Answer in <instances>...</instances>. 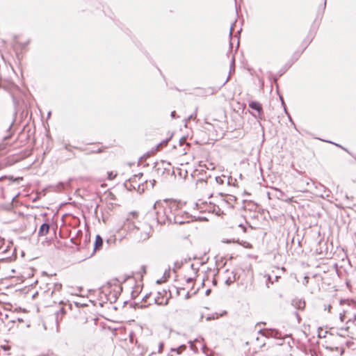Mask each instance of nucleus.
Listing matches in <instances>:
<instances>
[{
    "label": "nucleus",
    "mask_w": 356,
    "mask_h": 356,
    "mask_svg": "<svg viewBox=\"0 0 356 356\" xmlns=\"http://www.w3.org/2000/svg\"><path fill=\"white\" fill-rule=\"evenodd\" d=\"M331 309H332V305H327V307H325V310H327L328 312H331Z\"/></svg>",
    "instance_id": "37"
},
{
    "label": "nucleus",
    "mask_w": 356,
    "mask_h": 356,
    "mask_svg": "<svg viewBox=\"0 0 356 356\" xmlns=\"http://www.w3.org/2000/svg\"><path fill=\"white\" fill-rule=\"evenodd\" d=\"M108 179L111 180L113 179V175H112V172H108Z\"/></svg>",
    "instance_id": "41"
},
{
    "label": "nucleus",
    "mask_w": 356,
    "mask_h": 356,
    "mask_svg": "<svg viewBox=\"0 0 356 356\" xmlns=\"http://www.w3.org/2000/svg\"><path fill=\"white\" fill-rule=\"evenodd\" d=\"M353 319L356 321V314L354 315Z\"/></svg>",
    "instance_id": "64"
},
{
    "label": "nucleus",
    "mask_w": 356,
    "mask_h": 356,
    "mask_svg": "<svg viewBox=\"0 0 356 356\" xmlns=\"http://www.w3.org/2000/svg\"><path fill=\"white\" fill-rule=\"evenodd\" d=\"M170 115H171V117H172V118H177V115H176V112H175V111H172V112H171Z\"/></svg>",
    "instance_id": "38"
},
{
    "label": "nucleus",
    "mask_w": 356,
    "mask_h": 356,
    "mask_svg": "<svg viewBox=\"0 0 356 356\" xmlns=\"http://www.w3.org/2000/svg\"><path fill=\"white\" fill-rule=\"evenodd\" d=\"M344 301H345V300H343V299L341 300H340V305H342L344 302Z\"/></svg>",
    "instance_id": "61"
},
{
    "label": "nucleus",
    "mask_w": 356,
    "mask_h": 356,
    "mask_svg": "<svg viewBox=\"0 0 356 356\" xmlns=\"http://www.w3.org/2000/svg\"><path fill=\"white\" fill-rule=\"evenodd\" d=\"M292 305L298 309H302L305 307V302L301 300H293L292 301Z\"/></svg>",
    "instance_id": "12"
},
{
    "label": "nucleus",
    "mask_w": 356,
    "mask_h": 356,
    "mask_svg": "<svg viewBox=\"0 0 356 356\" xmlns=\"http://www.w3.org/2000/svg\"><path fill=\"white\" fill-rule=\"evenodd\" d=\"M137 178H138V175H134L132 177L129 178L127 181L129 183H133L134 184L136 185V186H137L138 192H139V193L143 192L144 191V184L143 183L142 184H138L137 181H136Z\"/></svg>",
    "instance_id": "11"
},
{
    "label": "nucleus",
    "mask_w": 356,
    "mask_h": 356,
    "mask_svg": "<svg viewBox=\"0 0 356 356\" xmlns=\"http://www.w3.org/2000/svg\"><path fill=\"white\" fill-rule=\"evenodd\" d=\"M49 229L50 225L48 222L42 223L39 228L38 236L40 237L47 235L49 232Z\"/></svg>",
    "instance_id": "9"
},
{
    "label": "nucleus",
    "mask_w": 356,
    "mask_h": 356,
    "mask_svg": "<svg viewBox=\"0 0 356 356\" xmlns=\"http://www.w3.org/2000/svg\"><path fill=\"white\" fill-rule=\"evenodd\" d=\"M274 283V281L272 280L271 276L270 275H267V282H266V286L268 288L270 287L269 284H273Z\"/></svg>",
    "instance_id": "25"
},
{
    "label": "nucleus",
    "mask_w": 356,
    "mask_h": 356,
    "mask_svg": "<svg viewBox=\"0 0 356 356\" xmlns=\"http://www.w3.org/2000/svg\"><path fill=\"white\" fill-rule=\"evenodd\" d=\"M267 337L275 338V339H282V333L276 329H267Z\"/></svg>",
    "instance_id": "10"
},
{
    "label": "nucleus",
    "mask_w": 356,
    "mask_h": 356,
    "mask_svg": "<svg viewBox=\"0 0 356 356\" xmlns=\"http://www.w3.org/2000/svg\"><path fill=\"white\" fill-rule=\"evenodd\" d=\"M172 137V135H171L169 138L162 140L160 143H159L156 146V149L158 150V149H159L161 146L167 145V143L170 141V140L171 139Z\"/></svg>",
    "instance_id": "18"
},
{
    "label": "nucleus",
    "mask_w": 356,
    "mask_h": 356,
    "mask_svg": "<svg viewBox=\"0 0 356 356\" xmlns=\"http://www.w3.org/2000/svg\"><path fill=\"white\" fill-rule=\"evenodd\" d=\"M131 306L133 307L134 308L138 307V308H141V309L146 308L147 307V305H139V303H137V302L131 304Z\"/></svg>",
    "instance_id": "24"
},
{
    "label": "nucleus",
    "mask_w": 356,
    "mask_h": 356,
    "mask_svg": "<svg viewBox=\"0 0 356 356\" xmlns=\"http://www.w3.org/2000/svg\"><path fill=\"white\" fill-rule=\"evenodd\" d=\"M190 260H191V258L189 257L188 259H184L182 261L184 262V264H185V263H187Z\"/></svg>",
    "instance_id": "53"
},
{
    "label": "nucleus",
    "mask_w": 356,
    "mask_h": 356,
    "mask_svg": "<svg viewBox=\"0 0 356 356\" xmlns=\"http://www.w3.org/2000/svg\"><path fill=\"white\" fill-rule=\"evenodd\" d=\"M185 141H186V138L182 137L179 140V143L180 145H183Z\"/></svg>",
    "instance_id": "30"
},
{
    "label": "nucleus",
    "mask_w": 356,
    "mask_h": 356,
    "mask_svg": "<svg viewBox=\"0 0 356 356\" xmlns=\"http://www.w3.org/2000/svg\"><path fill=\"white\" fill-rule=\"evenodd\" d=\"M181 203L176 200H171L168 202V210L170 213V223L175 221V219L178 216L182 215L184 212L180 207Z\"/></svg>",
    "instance_id": "2"
},
{
    "label": "nucleus",
    "mask_w": 356,
    "mask_h": 356,
    "mask_svg": "<svg viewBox=\"0 0 356 356\" xmlns=\"http://www.w3.org/2000/svg\"><path fill=\"white\" fill-rule=\"evenodd\" d=\"M151 293L146 294L142 299V301L145 302L146 300L150 296Z\"/></svg>",
    "instance_id": "34"
},
{
    "label": "nucleus",
    "mask_w": 356,
    "mask_h": 356,
    "mask_svg": "<svg viewBox=\"0 0 356 356\" xmlns=\"http://www.w3.org/2000/svg\"><path fill=\"white\" fill-rule=\"evenodd\" d=\"M124 185L125 188L129 191H131L132 189L137 190L136 185L133 183H129L128 181H126Z\"/></svg>",
    "instance_id": "17"
},
{
    "label": "nucleus",
    "mask_w": 356,
    "mask_h": 356,
    "mask_svg": "<svg viewBox=\"0 0 356 356\" xmlns=\"http://www.w3.org/2000/svg\"><path fill=\"white\" fill-rule=\"evenodd\" d=\"M292 65H293V62L287 63L285 64L284 67L285 70H287Z\"/></svg>",
    "instance_id": "31"
},
{
    "label": "nucleus",
    "mask_w": 356,
    "mask_h": 356,
    "mask_svg": "<svg viewBox=\"0 0 356 356\" xmlns=\"http://www.w3.org/2000/svg\"><path fill=\"white\" fill-rule=\"evenodd\" d=\"M327 142H328V143H332V144H334V145H336L337 147H340V148H341V147H342V146H341V145H339V144L334 143H332V142H331V141H327Z\"/></svg>",
    "instance_id": "46"
},
{
    "label": "nucleus",
    "mask_w": 356,
    "mask_h": 356,
    "mask_svg": "<svg viewBox=\"0 0 356 356\" xmlns=\"http://www.w3.org/2000/svg\"><path fill=\"white\" fill-rule=\"evenodd\" d=\"M339 318H340V321L341 322H343L344 321V318H345V314H340Z\"/></svg>",
    "instance_id": "36"
},
{
    "label": "nucleus",
    "mask_w": 356,
    "mask_h": 356,
    "mask_svg": "<svg viewBox=\"0 0 356 356\" xmlns=\"http://www.w3.org/2000/svg\"><path fill=\"white\" fill-rule=\"evenodd\" d=\"M181 203L176 200H171L168 202V210L170 213V223L175 221V219L178 216L182 215L184 212L180 207Z\"/></svg>",
    "instance_id": "3"
},
{
    "label": "nucleus",
    "mask_w": 356,
    "mask_h": 356,
    "mask_svg": "<svg viewBox=\"0 0 356 356\" xmlns=\"http://www.w3.org/2000/svg\"><path fill=\"white\" fill-rule=\"evenodd\" d=\"M159 298H155L154 299V303L158 305H166L168 304V299H167L164 302H159Z\"/></svg>",
    "instance_id": "21"
},
{
    "label": "nucleus",
    "mask_w": 356,
    "mask_h": 356,
    "mask_svg": "<svg viewBox=\"0 0 356 356\" xmlns=\"http://www.w3.org/2000/svg\"><path fill=\"white\" fill-rule=\"evenodd\" d=\"M280 99H281V101H282V104L284 106V111H285L286 114L288 115V118H289V121H290V122H292V124H294V123H293V120H292V118H291V117L290 114H289V113L287 112V111H286V105H285L284 102V99H283V98H282V97H280Z\"/></svg>",
    "instance_id": "20"
},
{
    "label": "nucleus",
    "mask_w": 356,
    "mask_h": 356,
    "mask_svg": "<svg viewBox=\"0 0 356 356\" xmlns=\"http://www.w3.org/2000/svg\"><path fill=\"white\" fill-rule=\"evenodd\" d=\"M57 187L59 188V189H63L65 187V184L63 182H59L58 184L57 185Z\"/></svg>",
    "instance_id": "32"
},
{
    "label": "nucleus",
    "mask_w": 356,
    "mask_h": 356,
    "mask_svg": "<svg viewBox=\"0 0 356 356\" xmlns=\"http://www.w3.org/2000/svg\"><path fill=\"white\" fill-rule=\"evenodd\" d=\"M193 118V114L190 115L188 117V118H187V119H186V122H187L188 120H189L192 119Z\"/></svg>",
    "instance_id": "51"
},
{
    "label": "nucleus",
    "mask_w": 356,
    "mask_h": 356,
    "mask_svg": "<svg viewBox=\"0 0 356 356\" xmlns=\"http://www.w3.org/2000/svg\"><path fill=\"white\" fill-rule=\"evenodd\" d=\"M71 147H72V146L69 144L65 145V149H67V151H71V149H70Z\"/></svg>",
    "instance_id": "35"
},
{
    "label": "nucleus",
    "mask_w": 356,
    "mask_h": 356,
    "mask_svg": "<svg viewBox=\"0 0 356 356\" xmlns=\"http://www.w3.org/2000/svg\"><path fill=\"white\" fill-rule=\"evenodd\" d=\"M216 181L220 185L223 184V183H224V181L222 179V177H218V176L216 177Z\"/></svg>",
    "instance_id": "29"
},
{
    "label": "nucleus",
    "mask_w": 356,
    "mask_h": 356,
    "mask_svg": "<svg viewBox=\"0 0 356 356\" xmlns=\"http://www.w3.org/2000/svg\"><path fill=\"white\" fill-rule=\"evenodd\" d=\"M191 269H193V270H195V272H196V273H197V272L198 271V270H199V268H194V264H192L191 265Z\"/></svg>",
    "instance_id": "44"
},
{
    "label": "nucleus",
    "mask_w": 356,
    "mask_h": 356,
    "mask_svg": "<svg viewBox=\"0 0 356 356\" xmlns=\"http://www.w3.org/2000/svg\"><path fill=\"white\" fill-rule=\"evenodd\" d=\"M190 343V348L192 350H193L195 353L198 352V349L196 346H195L191 341H189Z\"/></svg>",
    "instance_id": "28"
},
{
    "label": "nucleus",
    "mask_w": 356,
    "mask_h": 356,
    "mask_svg": "<svg viewBox=\"0 0 356 356\" xmlns=\"http://www.w3.org/2000/svg\"><path fill=\"white\" fill-rule=\"evenodd\" d=\"M154 165L153 166V172L155 174V176L157 177H162L165 172L169 174L170 169L168 168L165 165H170V163H167L165 161H161V162H154Z\"/></svg>",
    "instance_id": "4"
},
{
    "label": "nucleus",
    "mask_w": 356,
    "mask_h": 356,
    "mask_svg": "<svg viewBox=\"0 0 356 356\" xmlns=\"http://www.w3.org/2000/svg\"><path fill=\"white\" fill-rule=\"evenodd\" d=\"M186 349V346L183 344V345H181L179 346L178 348H171V351H175L176 352L178 355L181 354L184 350H185Z\"/></svg>",
    "instance_id": "15"
},
{
    "label": "nucleus",
    "mask_w": 356,
    "mask_h": 356,
    "mask_svg": "<svg viewBox=\"0 0 356 356\" xmlns=\"http://www.w3.org/2000/svg\"><path fill=\"white\" fill-rule=\"evenodd\" d=\"M89 241H90V236H88V235H86L85 240H84L85 243H87Z\"/></svg>",
    "instance_id": "39"
},
{
    "label": "nucleus",
    "mask_w": 356,
    "mask_h": 356,
    "mask_svg": "<svg viewBox=\"0 0 356 356\" xmlns=\"http://www.w3.org/2000/svg\"><path fill=\"white\" fill-rule=\"evenodd\" d=\"M248 106L250 108L257 112L259 118H262V116L264 115V110L262 105L259 102L250 101Z\"/></svg>",
    "instance_id": "7"
},
{
    "label": "nucleus",
    "mask_w": 356,
    "mask_h": 356,
    "mask_svg": "<svg viewBox=\"0 0 356 356\" xmlns=\"http://www.w3.org/2000/svg\"><path fill=\"white\" fill-rule=\"evenodd\" d=\"M341 148L342 149H343L344 151L347 152L349 154H351L350 152L348 151V149L344 147H341Z\"/></svg>",
    "instance_id": "50"
},
{
    "label": "nucleus",
    "mask_w": 356,
    "mask_h": 356,
    "mask_svg": "<svg viewBox=\"0 0 356 356\" xmlns=\"http://www.w3.org/2000/svg\"><path fill=\"white\" fill-rule=\"evenodd\" d=\"M137 175L138 178L140 179L143 177V173H138Z\"/></svg>",
    "instance_id": "56"
},
{
    "label": "nucleus",
    "mask_w": 356,
    "mask_h": 356,
    "mask_svg": "<svg viewBox=\"0 0 356 356\" xmlns=\"http://www.w3.org/2000/svg\"><path fill=\"white\" fill-rule=\"evenodd\" d=\"M210 292H211V289H207V290L206 291L205 293H206V295H207V296H208V295L210 293Z\"/></svg>",
    "instance_id": "57"
},
{
    "label": "nucleus",
    "mask_w": 356,
    "mask_h": 356,
    "mask_svg": "<svg viewBox=\"0 0 356 356\" xmlns=\"http://www.w3.org/2000/svg\"><path fill=\"white\" fill-rule=\"evenodd\" d=\"M230 75L229 74L226 80L221 84L219 87H214L211 88V90H212L211 93H216L217 92L222 86H224L226 83L229 81Z\"/></svg>",
    "instance_id": "16"
},
{
    "label": "nucleus",
    "mask_w": 356,
    "mask_h": 356,
    "mask_svg": "<svg viewBox=\"0 0 356 356\" xmlns=\"http://www.w3.org/2000/svg\"><path fill=\"white\" fill-rule=\"evenodd\" d=\"M343 353H344V349H341V355H343Z\"/></svg>",
    "instance_id": "63"
},
{
    "label": "nucleus",
    "mask_w": 356,
    "mask_h": 356,
    "mask_svg": "<svg viewBox=\"0 0 356 356\" xmlns=\"http://www.w3.org/2000/svg\"><path fill=\"white\" fill-rule=\"evenodd\" d=\"M232 277H228L226 280H225V284L227 285V286H229L231 285L233 282H234L236 280V273L234 272H232Z\"/></svg>",
    "instance_id": "13"
},
{
    "label": "nucleus",
    "mask_w": 356,
    "mask_h": 356,
    "mask_svg": "<svg viewBox=\"0 0 356 356\" xmlns=\"http://www.w3.org/2000/svg\"><path fill=\"white\" fill-rule=\"evenodd\" d=\"M238 227H241V228L243 229V232H246V229H246V227H245L243 224H240V225H238Z\"/></svg>",
    "instance_id": "40"
},
{
    "label": "nucleus",
    "mask_w": 356,
    "mask_h": 356,
    "mask_svg": "<svg viewBox=\"0 0 356 356\" xmlns=\"http://www.w3.org/2000/svg\"><path fill=\"white\" fill-rule=\"evenodd\" d=\"M164 207L160 202H156L153 206V210L156 214V222L159 224L163 225L166 221L170 223V213L168 210V202H165Z\"/></svg>",
    "instance_id": "1"
},
{
    "label": "nucleus",
    "mask_w": 356,
    "mask_h": 356,
    "mask_svg": "<svg viewBox=\"0 0 356 356\" xmlns=\"http://www.w3.org/2000/svg\"><path fill=\"white\" fill-rule=\"evenodd\" d=\"M104 240L99 234H97L93 244V251L90 257L95 254L97 251L100 250L103 247Z\"/></svg>",
    "instance_id": "8"
},
{
    "label": "nucleus",
    "mask_w": 356,
    "mask_h": 356,
    "mask_svg": "<svg viewBox=\"0 0 356 356\" xmlns=\"http://www.w3.org/2000/svg\"><path fill=\"white\" fill-rule=\"evenodd\" d=\"M155 183V179L150 180L149 182L147 180H145L143 183L144 187L145 186L146 189H152L154 188Z\"/></svg>",
    "instance_id": "14"
},
{
    "label": "nucleus",
    "mask_w": 356,
    "mask_h": 356,
    "mask_svg": "<svg viewBox=\"0 0 356 356\" xmlns=\"http://www.w3.org/2000/svg\"><path fill=\"white\" fill-rule=\"evenodd\" d=\"M327 142H328V143H332V144H334V145H336L337 147H340V148H341V147H342V146H341V145H339V144L334 143H332V142H331V141H327Z\"/></svg>",
    "instance_id": "47"
},
{
    "label": "nucleus",
    "mask_w": 356,
    "mask_h": 356,
    "mask_svg": "<svg viewBox=\"0 0 356 356\" xmlns=\"http://www.w3.org/2000/svg\"><path fill=\"white\" fill-rule=\"evenodd\" d=\"M51 113V111H49V112L48 113V114H47V118H49V117H50Z\"/></svg>",
    "instance_id": "62"
},
{
    "label": "nucleus",
    "mask_w": 356,
    "mask_h": 356,
    "mask_svg": "<svg viewBox=\"0 0 356 356\" xmlns=\"http://www.w3.org/2000/svg\"><path fill=\"white\" fill-rule=\"evenodd\" d=\"M284 73V71H282V70H280L278 72V76H281Z\"/></svg>",
    "instance_id": "48"
},
{
    "label": "nucleus",
    "mask_w": 356,
    "mask_h": 356,
    "mask_svg": "<svg viewBox=\"0 0 356 356\" xmlns=\"http://www.w3.org/2000/svg\"><path fill=\"white\" fill-rule=\"evenodd\" d=\"M294 314L296 316V318H297L298 322L300 323V319H301L300 315L298 314V313L297 312H295Z\"/></svg>",
    "instance_id": "33"
},
{
    "label": "nucleus",
    "mask_w": 356,
    "mask_h": 356,
    "mask_svg": "<svg viewBox=\"0 0 356 356\" xmlns=\"http://www.w3.org/2000/svg\"><path fill=\"white\" fill-rule=\"evenodd\" d=\"M191 298V293L188 291L185 296L186 299H188Z\"/></svg>",
    "instance_id": "45"
},
{
    "label": "nucleus",
    "mask_w": 356,
    "mask_h": 356,
    "mask_svg": "<svg viewBox=\"0 0 356 356\" xmlns=\"http://www.w3.org/2000/svg\"><path fill=\"white\" fill-rule=\"evenodd\" d=\"M65 314H66V310L63 307L60 308V309L58 311L56 312L55 314L56 315V321L58 322V316L59 314L64 315Z\"/></svg>",
    "instance_id": "22"
},
{
    "label": "nucleus",
    "mask_w": 356,
    "mask_h": 356,
    "mask_svg": "<svg viewBox=\"0 0 356 356\" xmlns=\"http://www.w3.org/2000/svg\"><path fill=\"white\" fill-rule=\"evenodd\" d=\"M213 211L218 216L224 214V211L219 207V206H214Z\"/></svg>",
    "instance_id": "19"
},
{
    "label": "nucleus",
    "mask_w": 356,
    "mask_h": 356,
    "mask_svg": "<svg viewBox=\"0 0 356 356\" xmlns=\"http://www.w3.org/2000/svg\"><path fill=\"white\" fill-rule=\"evenodd\" d=\"M200 219L202 220H206L207 218L206 217H201V218H200Z\"/></svg>",
    "instance_id": "59"
},
{
    "label": "nucleus",
    "mask_w": 356,
    "mask_h": 356,
    "mask_svg": "<svg viewBox=\"0 0 356 356\" xmlns=\"http://www.w3.org/2000/svg\"><path fill=\"white\" fill-rule=\"evenodd\" d=\"M259 334H260L261 335L265 337H267V329H261L260 330H259Z\"/></svg>",
    "instance_id": "27"
},
{
    "label": "nucleus",
    "mask_w": 356,
    "mask_h": 356,
    "mask_svg": "<svg viewBox=\"0 0 356 356\" xmlns=\"http://www.w3.org/2000/svg\"><path fill=\"white\" fill-rule=\"evenodd\" d=\"M212 283L214 286H216L217 285V280L216 279H213V281H212Z\"/></svg>",
    "instance_id": "54"
},
{
    "label": "nucleus",
    "mask_w": 356,
    "mask_h": 356,
    "mask_svg": "<svg viewBox=\"0 0 356 356\" xmlns=\"http://www.w3.org/2000/svg\"><path fill=\"white\" fill-rule=\"evenodd\" d=\"M70 241H71V242H72V243H74V244H75V245H77V243H76V241L75 238H72Z\"/></svg>",
    "instance_id": "49"
},
{
    "label": "nucleus",
    "mask_w": 356,
    "mask_h": 356,
    "mask_svg": "<svg viewBox=\"0 0 356 356\" xmlns=\"http://www.w3.org/2000/svg\"><path fill=\"white\" fill-rule=\"evenodd\" d=\"M163 348V343H161L159 346V351L161 352L162 349Z\"/></svg>",
    "instance_id": "42"
},
{
    "label": "nucleus",
    "mask_w": 356,
    "mask_h": 356,
    "mask_svg": "<svg viewBox=\"0 0 356 356\" xmlns=\"http://www.w3.org/2000/svg\"><path fill=\"white\" fill-rule=\"evenodd\" d=\"M191 218L192 216L188 212L184 211L182 215L176 217L173 223L179 225L188 223L191 221Z\"/></svg>",
    "instance_id": "6"
},
{
    "label": "nucleus",
    "mask_w": 356,
    "mask_h": 356,
    "mask_svg": "<svg viewBox=\"0 0 356 356\" xmlns=\"http://www.w3.org/2000/svg\"><path fill=\"white\" fill-rule=\"evenodd\" d=\"M280 277V276L275 275V281H277V280H278Z\"/></svg>",
    "instance_id": "58"
},
{
    "label": "nucleus",
    "mask_w": 356,
    "mask_h": 356,
    "mask_svg": "<svg viewBox=\"0 0 356 356\" xmlns=\"http://www.w3.org/2000/svg\"><path fill=\"white\" fill-rule=\"evenodd\" d=\"M234 65V58H232L231 67Z\"/></svg>",
    "instance_id": "55"
},
{
    "label": "nucleus",
    "mask_w": 356,
    "mask_h": 356,
    "mask_svg": "<svg viewBox=\"0 0 356 356\" xmlns=\"http://www.w3.org/2000/svg\"><path fill=\"white\" fill-rule=\"evenodd\" d=\"M325 6H326V0L324 1V3H323V9L325 8Z\"/></svg>",
    "instance_id": "60"
},
{
    "label": "nucleus",
    "mask_w": 356,
    "mask_h": 356,
    "mask_svg": "<svg viewBox=\"0 0 356 356\" xmlns=\"http://www.w3.org/2000/svg\"><path fill=\"white\" fill-rule=\"evenodd\" d=\"M296 184L300 191L302 192L307 191L310 186L312 185V184L310 183V179L308 178H301L297 180Z\"/></svg>",
    "instance_id": "5"
},
{
    "label": "nucleus",
    "mask_w": 356,
    "mask_h": 356,
    "mask_svg": "<svg viewBox=\"0 0 356 356\" xmlns=\"http://www.w3.org/2000/svg\"><path fill=\"white\" fill-rule=\"evenodd\" d=\"M193 280H194V279H193V278H192V277H188V278L186 280V282H187V283H190V282H192Z\"/></svg>",
    "instance_id": "43"
},
{
    "label": "nucleus",
    "mask_w": 356,
    "mask_h": 356,
    "mask_svg": "<svg viewBox=\"0 0 356 356\" xmlns=\"http://www.w3.org/2000/svg\"><path fill=\"white\" fill-rule=\"evenodd\" d=\"M234 24H233L231 26V29H230V31H229V34L232 35V31L234 30Z\"/></svg>",
    "instance_id": "52"
},
{
    "label": "nucleus",
    "mask_w": 356,
    "mask_h": 356,
    "mask_svg": "<svg viewBox=\"0 0 356 356\" xmlns=\"http://www.w3.org/2000/svg\"><path fill=\"white\" fill-rule=\"evenodd\" d=\"M183 265H184V262L183 261H177L174 264L175 268H178V269L181 268Z\"/></svg>",
    "instance_id": "26"
},
{
    "label": "nucleus",
    "mask_w": 356,
    "mask_h": 356,
    "mask_svg": "<svg viewBox=\"0 0 356 356\" xmlns=\"http://www.w3.org/2000/svg\"><path fill=\"white\" fill-rule=\"evenodd\" d=\"M236 200V197L235 196L229 195L228 199L225 201V203L231 205L232 202H234Z\"/></svg>",
    "instance_id": "23"
}]
</instances>
